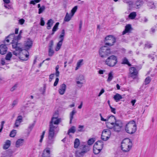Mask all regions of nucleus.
<instances>
[{
    "instance_id": "29",
    "label": "nucleus",
    "mask_w": 157,
    "mask_h": 157,
    "mask_svg": "<svg viewBox=\"0 0 157 157\" xmlns=\"http://www.w3.org/2000/svg\"><path fill=\"white\" fill-rule=\"evenodd\" d=\"M85 151L82 150L81 151L79 152L77 151L75 152V155L77 157H82L84 155L85 153Z\"/></svg>"
},
{
    "instance_id": "7",
    "label": "nucleus",
    "mask_w": 157,
    "mask_h": 157,
    "mask_svg": "<svg viewBox=\"0 0 157 157\" xmlns=\"http://www.w3.org/2000/svg\"><path fill=\"white\" fill-rule=\"evenodd\" d=\"M105 45L112 46L116 42V39L113 36L109 35L105 38Z\"/></svg>"
},
{
    "instance_id": "57",
    "label": "nucleus",
    "mask_w": 157,
    "mask_h": 157,
    "mask_svg": "<svg viewBox=\"0 0 157 157\" xmlns=\"http://www.w3.org/2000/svg\"><path fill=\"white\" fill-rule=\"evenodd\" d=\"M53 45V40H51L49 45V48H52Z\"/></svg>"
},
{
    "instance_id": "26",
    "label": "nucleus",
    "mask_w": 157,
    "mask_h": 157,
    "mask_svg": "<svg viewBox=\"0 0 157 157\" xmlns=\"http://www.w3.org/2000/svg\"><path fill=\"white\" fill-rule=\"evenodd\" d=\"M113 98L116 102H118L122 99V97L120 94L117 93L114 96Z\"/></svg>"
},
{
    "instance_id": "62",
    "label": "nucleus",
    "mask_w": 157,
    "mask_h": 157,
    "mask_svg": "<svg viewBox=\"0 0 157 157\" xmlns=\"http://www.w3.org/2000/svg\"><path fill=\"white\" fill-rule=\"evenodd\" d=\"M110 108L111 109V112L114 114H115L116 113L115 108H113L112 106L110 107Z\"/></svg>"
},
{
    "instance_id": "23",
    "label": "nucleus",
    "mask_w": 157,
    "mask_h": 157,
    "mask_svg": "<svg viewBox=\"0 0 157 157\" xmlns=\"http://www.w3.org/2000/svg\"><path fill=\"white\" fill-rule=\"evenodd\" d=\"M131 29V25L130 24H128L125 27V29L123 31L122 34L124 35L127 33H128L129 32L130 30Z\"/></svg>"
},
{
    "instance_id": "32",
    "label": "nucleus",
    "mask_w": 157,
    "mask_h": 157,
    "mask_svg": "<svg viewBox=\"0 0 157 157\" xmlns=\"http://www.w3.org/2000/svg\"><path fill=\"white\" fill-rule=\"evenodd\" d=\"M76 113V111L73 110L70 113V124H71L72 123V121L73 119V116L75 115V114Z\"/></svg>"
},
{
    "instance_id": "61",
    "label": "nucleus",
    "mask_w": 157,
    "mask_h": 157,
    "mask_svg": "<svg viewBox=\"0 0 157 157\" xmlns=\"http://www.w3.org/2000/svg\"><path fill=\"white\" fill-rule=\"evenodd\" d=\"M59 79L58 78H56L54 84V86H57L59 82Z\"/></svg>"
},
{
    "instance_id": "4",
    "label": "nucleus",
    "mask_w": 157,
    "mask_h": 157,
    "mask_svg": "<svg viewBox=\"0 0 157 157\" xmlns=\"http://www.w3.org/2000/svg\"><path fill=\"white\" fill-rule=\"evenodd\" d=\"M117 62L116 56L112 55L109 57L106 60L105 63L106 65L110 67L114 66Z\"/></svg>"
},
{
    "instance_id": "51",
    "label": "nucleus",
    "mask_w": 157,
    "mask_h": 157,
    "mask_svg": "<svg viewBox=\"0 0 157 157\" xmlns=\"http://www.w3.org/2000/svg\"><path fill=\"white\" fill-rule=\"evenodd\" d=\"M22 33V30H21L20 31L19 34L17 36H15V38L16 39H20V38H21V35Z\"/></svg>"
},
{
    "instance_id": "46",
    "label": "nucleus",
    "mask_w": 157,
    "mask_h": 157,
    "mask_svg": "<svg viewBox=\"0 0 157 157\" xmlns=\"http://www.w3.org/2000/svg\"><path fill=\"white\" fill-rule=\"evenodd\" d=\"M54 53V51L53 50V48L48 49V56H52Z\"/></svg>"
},
{
    "instance_id": "47",
    "label": "nucleus",
    "mask_w": 157,
    "mask_h": 157,
    "mask_svg": "<svg viewBox=\"0 0 157 157\" xmlns=\"http://www.w3.org/2000/svg\"><path fill=\"white\" fill-rule=\"evenodd\" d=\"M18 103V101L17 100H15L13 102L12 104L11 105V107L13 109L15 105H16Z\"/></svg>"
},
{
    "instance_id": "39",
    "label": "nucleus",
    "mask_w": 157,
    "mask_h": 157,
    "mask_svg": "<svg viewBox=\"0 0 157 157\" xmlns=\"http://www.w3.org/2000/svg\"><path fill=\"white\" fill-rule=\"evenodd\" d=\"M12 56L11 52H9L6 55L5 59L7 60H10Z\"/></svg>"
},
{
    "instance_id": "21",
    "label": "nucleus",
    "mask_w": 157,
    "mask_h": 157,
    "mask_svg": "<svg viewBox=\"0 0 157 157\" xmlns=\"http://www.w3.org/2000/svg\"><path fill=\"white\" fill-rule=\"evenodd\" d=\"M50 150L48 148L44 149L42 154V157H50Z\"/></svg>"
},
{
    "instance_id": "22",
    "label": "nucleus",
    "mask_w": 157,
    "mask_h": 157,
    "mask_svg": "<svg viewBox=\"0 0 157 157\" xmlns=\"http://www.w3.org/2000/svg\"><path fill=\"white\" fill-rule=\"evenodd\" d=\"M73 16L71 13L69 14L68 13H67L64 17V21L65 22H68L71 19Z\"/></svg>"
},
{
    "instance_id": "8",
    "label": "nucleus",
    "mask_w": 157,
    "mask_h": 157,
    "mask_svg": "<svg viewBox=\"0 0 157 157\" xmlns=\"http://www.w3.org/2000/svg\"><path fill=\"white\" fill-rule=\"evenodd\" d=\"M138 72L134 67H131L129 68V72L128 77H131L134 79L137 78L138 77Z\"/></svg>"
},
{
    "instance_id": "13",
    "label": "nucleus",
    "mask_w": 157,
    "mask_h": 157,
    "mask_svg": "<svg viewBox=\"0 0 157 157\" xmlns=\"http://www.w3.org/2000/svg\"><path fill=\"white\" fill-rule=\"evenodd\" d=\"M33 41L30 39H27L24 43V47L26 49L31 48L33 45Z\"/></svg>"
},
{
    "instance_id": "10",
    "label": "nucleus",
    "mask_w": 157,
    "mask_h": 157,
    "mask_svg": "<svg viewBox=\"0 0 157 157\" xmlns=\"http://www.w3.org/2000/svg\"><path fill=\"white\" fill-rule=\"evenodd\" d=\"M123 124L121 121L120 120H117L114 123L113 130L117 132H120L122 127Z\"/></svg>"
},
{
    "instance_id": "44",
    "label": "nucleus",
    "mask_w": 157,
    "mask_h": 157,
    "mask_svg": "<svg viewBox=\"0 0 157 157\" xmlns=\"http://www.w3.org/2000/svg\"><path fill=\"white\" fill-rule=\"evenodd\" d=\"M78 8V7L77 6H75L74 8H72L71 11V13L72 14V15L74 16L75 13L76 12Z\"/></svg>"
},
{
    "instance_id": "19",
    "label": "nucleus",
    "mask_w": 157,
    "mask_h": 157,
    "mask_svg": "<svg viewBox=\"0 0 157 157\" xmlns=\"http://www.w3.org/2000/svg\"><path fill=\"white\" fill-rule=\"evenodd\" d=\"M143 3L142 0H137L136 2L134 4V7L137 9H139L142 6Z\"/></svg>"
},
{
    "instance_id": "9",
    "label": "nucleus",
    "mask_w": 157,
    "mask_h": 157,
    "mask_svg": "<svg viewBox=\"0 0 157 157\" xmlns=\"http://www.w3.org/2000/svg\"><path fill=\"white\" fill-rule=\"evenodd\" d=\"M111 132L110 130L108 129H105L102 132L101 138L103 140L106 141L109 138Z\"/></svg>"
},
{
    "instance_id": "34",
    "label": "nucleus",
    "mask_w": 157,
    "mask_h": 157,
    "mask_svg": "<svg viewBox=\"0 0 157 157\" xmlns=\"http://www.w3.org/2000/svg\"><path fill=\"white\" fill-rule=\"evenodd\" d=\"M101 121H107L108 120H109L111 118H112L113 121H114L115 120V117L113 115L108 116L107 119H104L102 117H101Z\"/></svg>"
},
{
    "instance_id": "25",
    "label": "nucleus",
    "mask_w": 157,
    "mask_h": 157,
    "mask_svg": "<svg viewBox=\"0 0 157 157\" xmlns=\"http://www.w3.org/2000/svg\"><path fill=\"white\" fill-rule=\"evenodd\" d=\"M80 140L78 138L75 139L74 141V147L75 148H77L80 145Z\"/></svg>"
},
{
    "instance_id": "6",
    "label": "nucleus",
    "mask_w": 157,
    "mask_h": 157,
    "mask_svg": "<svg viewBox=\"0 0 157 157\" xmlns=\"http://www.w3.org/2000/svg\"><path fill=\"white\" fill-rule=\"evenodd\" d=\"M99 52V55L102 58L106 57L111 54L110 49L106 46L102 47L100 49Z\"/></svg>"
},
{
    "instance_id": "18",
    "label": "nucleus",
    "mask_w": 157,
    "mask_h": 157,
    "mask_svg": "<svg viewBox=\"0 0 157 157\" xmlns=\"http://www.w3.org/2000/svg\"><path fill=\"white\" fill-rule=\"evenodd\" d=\"M14 34L13 33L12 34H10L6 38L4 43V45H8L10 41H12V40L14 37Z\"/></svg>"
},
{
    "instance_id": "54",
    "label": "nucleus",
    "mask_w": 157,
    "mask_h": 157,
    "mask_svg": "<svg viewBox=\"0 0 157 157\" xmlns=\"http://www.w3.org/2000/svg\"><path fill=\"white\" fill-rule=\"evenodd\" d=\"M76 83L77 84L80 85V86H78L80 87H81L82 86V85L83 84V82L78 80H77L76 81Z\"/></svg>"
},
{
    "instance_id": "48",
    "label": "nucleus",
    "mask_w": 157,
    "mask_h": 157,
    "mask_svg": "<svg viewBox=\"0 0 157 157\" xmlns=\"http://www.w3.org/2000/svg\"><path fill=\"white\" fill-rule=\"evenodd\" d=\"M65 35V31L64 29H63L62 31V33L61 35L59 36V38L60 39V40H62H62H63L64 39V36Z\"/></svg>"
},
{
    "instance_id": "56",
    "label": "nucleus",
    "mask_w": 157,
    "mask_h": 157,
    "mask_svg": "<svg viewBox=\"0 0 157 157\" xmlns=\"http://www.w3.org/2000/svg\"><path fill=\"white\" fill-rule=\"evenodd\" d=\"M58 112H56L53 115V116L52 118H58Z\"/></svg>"
},
{
    "instance_id": "33",
    "label": "nucleus",
    "mask_w": 157,
    "mask_h": 157,
    "mask_svg": "<svg viewBox=\"0 0 157 157\" xmlns=\"http://www.w3.org/2000/svg\"><path fill=\"white\" fill-rule=\"evenodd\" d=\"M113 78V72L110 71L108 74V78L107 80L108 82H110Z\"/></svg>"
},
{
    "instance_id": "35",
    "label": "nucleus",
    "mask_w": 157,
    "mask_h": 157,
    "mask_svg": "<svg viewBox=\"0 0 157 157\" xmlns=\"http://www.w3.org/2000/svg\"><path fill=\"white\" fill-rule=\"evenodd\" d=\"M59 24V22H57L56 24L53 27V28L52 30V32L51 34L52 35H53L54 34L55 32H56L57 30L58 29V27Z\"/></svg>"
},
{
    "instance_id": "27",
    "label": "nucleus",
    "mask_w": 157,
    "mask_h": 157,
    "mask_svg": "<svg viewBox=\"0 0 157 157\" xmlns=\"http://www.w3.org/2000/svg\"><path fill=\"white\" fill-rule=\"evenodd\" d=\"M53 23V21L52 19H50L48 20L47 25H48L47 28L48 29H50L51 27L52 26Z\"/></svg>"
},
{
    "instance_id": "20",
    "label": "nucleus",
    "mask_w": 157,
    "mask_h": 157,
    "mask_svg": "<svg viewBox=\"0 0 157 157\" xmlns=\"http://www.w3.org/2000/svg\"><path fill=\"white\" fill-rule=\"evenodd\" d=\"M24 142V140L23 139H18L16 142V147L18 148L20 146H21L23 145Z\"/></svg>"
},
{
    "instance_id": "53",
    "label": "nucleus",
    "mask_w": 157,
    "mask_h": 157,
    "mask_svg": "<svg viewBox=\"0 0 157 157\" xmlns=\"http://www.w3.org/2000/svg\"><path fill=\"white\" fill-rule=\"evenodd\" d=\"M84 126L83 125H79L78 127V132H82L83 131V129L84 128Z\"/></svg>"
},
{
    "instance_id": "42",
    "label": "nucleus",
    "mask_w": 157,
    "mask_h": 157,
    "mask_svg": "<svg viewBox=\"0 0 157 157\" xmlns=\"http://www.w3.org/2000/svg\"><path fill=\"white\" fill-rule=\"evenodd\" d=\"M45 9V7L44 6H42L38 10V13L40 14L44 12Z\"/></svg>"
},
{
    "instance_id": "17",
    "label": "nucleus",
    "mask_w": 157,
    "mask_h": 157,
    "mask_svg": "<svg viewBox=\"0 0 157 157\" xmlns=\"http://www.w3.org/2000/svg\"><path fill=\"white\" fill-rule=\"evenodd\" d=\"M7 48L6 45L3 44L0 45V54L4 55L6 54L7 51Z\"/></svg>"
},
{
    "instance_id": "64",
    "label": "nucleus",
    "mask_w": 157,
    "mask_h": 157,
    "mask_svg": "<svg viewBox=\"0 0 157 157\" xmlns=\"http://www.w3.org/2000/svg\"><path fill=\"white\" fill-rule=\"evenodd\" d=\"M55 74H51L49 76V81L50 82H51L52 79H53Z\"/></svg>"
},
{
    "instance_id": "63",
    "label": "nucleus",
    "mask_w": 157,
    "mask_h": 157,
    "mask_svg": "<svg viewBox=\"0 0 157 157\" xmlns=\"http://www.w3.org/2000/svg\"><path fill=\"white\" fill-rule=\"evenodd\" d=\"M82 25V21H80V23H79V32H80L81 31Z\"/></svg>"
},
{
    "instance_id": "5",
    "label": "nucleus",
    "mask_w": 157,
    "mask_h": 157,
    "mask_svg": "<svg viewBox=\"0 0 157 157\" xmlns=\"http://www.w3.org/2000/svg\"><path fill=\"white\" fill-rule=\"evenodd\" d=\"M103 146V143L102 141L99 140L96 142L93 146L94 153L95 154H98L102 149Z\"/></svg>"
},
{
    "instance_id": "38",
    "label": "nucleus",
    "mask_w": 157,
    "mask_h": 157,
    "mask_svg": "<svg viewBox=\"0 0 157 157\" xmlns=\"http://www.w3.org/2000/svg\"><path fill=\"white\" fill-rule=\"evenodd\" d=\"M83 59H81L79 60L78 62L77 63V66L75 68V70H77L81 66V65H82V63L83 62Z\"/></svg>"
},
{
    "instance_id": "60",
    "label": "nucleus",
    "mask_w": 157,
    "mask_h": 157,
    "mask_svg": "<svg viewBox=\"0 0 157 157\" xmlns=\"http://www.w3.org/2000/svg\"><path fill=\"white\" fill-rule=\"evenodd\" d=\"M141 20V21H143L144 23L147 22L148 21V19L146 17H144L142 18Z\"/></svg>"
},
{
    "instance_id": "41",
    "label": "nucleus",
    "mask_w": 157,
    "mask_h": 157,
    "mask_svg": "<svg viewBox=\"0 0 157 157\" xmlns=\"http://www.w3.org/2000/svg\"><path fill=\"white\" fill-rule=\"evenodd\" d=\"M75 131V127L74 126H72L69 130H68V133L69 134L70 133H74Z\"/></svg>"
},
{
    "instance_id": "11",
    "label": "nucleus",
    "mask_w": 157,
    "mask_h": 157,
    "mask_svg": "<svg viewBox=\"0 0 157 157\" xmlns=\"http://www.w3.org/2000/svg\"><path fill=\"white\" fill-rule=\"evenodd\" d=\"M19 39L15 38V36L12 40L11 43L12 44V46L13 48H15V49H21V44L18 43V40Z\"/></svg>"
},
{
    "instance_id": "49",
    "label": "nucleus",
    "mask_w": 157,
    "mask_h": 157,
    "mask_svg": "<svg viewBox=\"0 0 157 157\" xmlns=\"http://www.w3.org/2000/svg\"><path fill=\"white\" fill-rule=\"evenodd\" d=\"M95 140L93 138H91L88 140V144L89 145L92 144L94 142Z\"/></svg>"
},
{
    "instance_id": "37",
    "label": "nucleus",
    "mask_w": 157,
    "mask_h": 157,
    "mask_svg": "<svg viewBox=\"0 0 157 157\" xmlns=\"http://www.w3.org/2000/svg\"><path fill=\"white\" fill-rule=\"evenodd\" d=\"M121 63L122 64H127L129 66H131V64L129 63L128 59L126 57H124L122 59V62Z\"/></svg>"
},
{
    "instance_id": "50",
    "label": "nucleus",
    "mask_w": 157,
    "mask_h": 157,
    "mask_svg": "<svg viewBox=\"0 0 157 157\" xmlns=\"http://www.w3.org/2000/svg\"><path fill=\"white\" fill-rule=\"evenodd\" d=\"M151 81V79L149 77L146 78L144 81V84L145 85H147L149 84Z\"/></svg>"
},
{
    "instance_id": "14",
    "label": "nucleus",
    "mask_w": 157,
    "mask_h": 157,
    "mask_svg": "<svg viewBox=\"0 0 157 157\" xmlns=\"http://www.w3.org/2000/svg\"><path fill=\"white\" fill-rule=\"evenodd\" d=\"M66 86L63 83L61 84L60 86V88L58 90L59 93L61 95L63 94L66 90Z\"/></svg>"
},
{
    "instance_id": "2",
    "label": "nucleus",
    "mask_w": 157,
    "mask_h": 157,
    "mask_svg": "<svg viewBox=\"0 0 157 157\" xmlns=\"http://www.w3.org/2000/svg\"><path fill=\"white\" fill-rule=\"evenodd\" d=\"M132 146V143L130 140L126 138L123 140L121 143V149L124 152H128L131 148Z\"/></svg>"
},
{
    "instance_id": "55",
    "label": "nucleus",
    "mask_w": 157,
    "mask_h": 157,
    "mask_svg": "<svg viewBox=\"0 0 157 157\" xmlns=\"http://www.w3.org/2000/svg\"><path fill=\"white\" fill-rule=\"evenodd\" d=\"M151 47V44L148 43L145 44V46L144 47V48L145 49H146V48H150Z\"/></svg>"
},
{
    "instance_id": "58",
    "label": "nucleus",
    "mask_w": 157,
    "mask_h": 157,
    "mask_svg": "<svg viewBox=\"0 0 157 157\" xmlns=\"http://www.w3.org/2000/svg\"><path fill=\"white\" fill-rule=\"evenodd\" d=\"M45 24V22L43 20V18L41 17L40 19V25L41 26H44Z\"/></svg>"
},
{
    "instance_id": "43",
    "label": "nucleus",
    "mask_w": 157,
    "mask_h": 157,
    "mask_svg": "<svg viewBox=\"0 0 157 157\" xmlns=\"http://www.w3.org/2000/svg\"><path fill=\"white\" fill-rule=\"evenodd\" d=\"M76 80H77L82 81L84 80V76L82 75H80L78 76L77 77Z\"/></svg>"
},
{
    "instance_id": "3",
    "label": "nucleus",
    "mask_w": 157,
    "mask_h": 157,
    "mask_svg": "<svg viewBox=\"0 0 157 157\" xmlns=\"http://www.w3.org/2000/svg\"><path fill=\"white\" fill-rule=\"evenodd\" d=\"M16 50L13 51V54L16 56H19V58L24 61H26L27 60L29 55L27 54H23L21 55V52L23 51V52H27V51L26 49L23 50L22 48H21V49H15Z\"/></svg>"
},
{
    "instance_id": "59",
    "label": "nucleus",
    "mask_w": 157,
    "mask_h": 157,
    "mask_svg": "<svg viewBox=\"0 0 157 157\" xmlns=\"http://www.w3.org/2000/svg\"><path fill=\"white\" fill-rule=\"evenodd\" d=\"M17 87V84H15L13 87H12L10 89V91H14L16 89Z\"/></svg>"
},
{
    "instance_id": "28",
    "label": "nucleus",
    "mask_w": 157,
    "mask_h": 157,
    "mask_svg": "<svg viewBox=\"0 0 157 157\" xmlns=\"http://www.w3.org/2000/svg\"><path fill=\"white\" fill-rule=\"evenodd\" d=\"M54 138H50L48 137V140L47 141V144L48 145H51L54 142Z\"/></svg>"
},
{
    "instance_id": "45",
    "label": "nucleus",
    "mask_w": 157,
    "mask_h": 157,
    "mask_svg": "<svg viewBox=\"0 0 157 157\" xmlns=\"http://www.w3.org/2000/svg\"><path fill=\"white\" fill-rule=\"evenodd\" d=\"M16 130H13L11 132H10V137H13L16 135Z\"/></svg>"
},
{
    "instance_id": "16",
    "label": "nucleus",
    "mask_w": 157,
    "mask_h": 157,
    "mask_svg": "<svg viewBox=\"0 0 157 157\" xmlns=\"http://www.w3.org/2000/svg\"><path fill=\"white\" fill-rule=\"evenodd\" d=\"M23 121L22 117L21 115L18 116L16 119L15 123H14V126L17 127H18L21 122Z\"/></svg>"
},
{
    "instance_id": "24",
    "label": "nucleus",
    "mask_w": 157,
    "mask_h": 157,
    "mask_svg": "<svg viewBox=\"0 0 157 157\" xmlns=\"http://www.w3.org/2000/svg\"><path fill=\"white\" fill-rule=\"evenodd\" d=\"M10 141L9 140H7L3 146V148L5 150L7 149L10 147Z\"/></svg>"
},
{
    "instance_id": "12",
    "label": "nucleus",
    "mask_w": 157,
    "mask_h": 157,
    "mask_svg": "<svg viewBox=\"0 0 157 157\" xmlns=\"http://www.w3.org/2000/svg\"><path fill=\"white\" fill-rule=\"evenodd\" d=\"M60 121V118H52L50 122V127L56 128V127L54 126L53 124H58Z\"/></svg>"
},
{
    "instance_id": "40",
    "label": "nucleus",
    "mask_w": 157,
    "mask_h": 157,
    "mask_svg": "<svg viewBox=\"0 0 157 157\" xmlns=\"http://www.w3.org/2000/svg\"><path fill=\"white\" fill-rule=\"evenodd\" d=\"M90 147L88 146L84 145L82 147V150H83V151H85V153H86L88 151H89L90 150Z\"/></svg>"
},
{
    "instance_id": "31",
    "label": "nucleus",
    "mask_w": 157,
    "mask_h": 157,
    "mask_svg": "<svg viewBox=\"0 0 157 157\" xmlns=\"http://www.w3.org/2000/svg\"><path fill=\"white\" fill-rule=\"evenodd\" d=\"M114 123L113 122H107L106 123L107 127L109 129H113Z\"/></svg>"
},
{
    "instance_id": "15",
    "label": "nucleus",
    "mask_w": 157,
    "mask_h": 157,
    "mask_svg": "<svg viewBox=\"0 0 157 157\" xmlns=\"http://www.w3.org/2000/svg\"><path fill=\"white\" fill-rule=\"evenodd\" d=\"M56 128L49 127V130L48 132V137L51 138H54L56 137V135L54 132V130Z\"/></svg>"
},
{
    "instance_id": "52",
    "label": "nucleus",
    "mask_w": 157,
    "mask_h": 157,
    "mask_svg": "<svg viewBox=\"0 0 157 157\" xmlns=\"http://www.w3.org/2000/svg\"><path fill=\"white\" fill-rule=\"evenodd\" d=\"M45 132V131H44L42 133V135L40 136V143L42 142V141Z\"/></svg>"
},
{
    "instance_id": "1",
    "label": "nucleus",
    "mask_w": 157,
    "mask_h": 157,
    "mask_svg": "<svg viewBox=\"0 0 157 157\" xmlns=\"http://www.w3.org/2000/svg\"><path fill=\"white\" fill-rule=\"evenodd\" d=\"M125 130L128 133L132 134L134 133L136 130V125L134 121L129 122L125 125Z\"/></svg>"
},
{
    "instance_id": "36",
    "label": "nucleus",
    "mask_w": 157,
    "mask_h": 157,
    "mask_svg": "<svg viewBox=\"0 0 157 157\" xmlns=\"http://www.w3.org/2000/svg\"><path fill=\"white\" fill-rule=\"evenodd\" d=\"M136 16V13L133 12L131 13L128 15V17L131 19H134Z\"/></svg>"
},
{
    "instance_id": "30",
    "label": "nucleus",
    "mask_w": 157,
    "mask_h": 157,
    "mask_svg": "<svg viewBox=\"0 0 157 157\" xmlns=\"http://www.w3.org/2000/svg\"><path fill=\"white\" fill-rule=\"evenodd\" d=\"M63 40H60L58 42L57 44V46L56 48V51H58L60 49L63 43Z\"/></svg>"
}]
</instances>
